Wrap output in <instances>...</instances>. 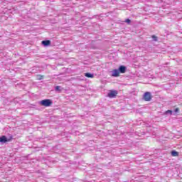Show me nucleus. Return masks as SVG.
I'll return each mask as SVG.
<instances>
[{"instance_id":"nucleus-7","label":"nucleus","mask_w":182,"mask_h":182,"mask_svg":"<svg viewBox=\"0 0 182 182\" xmlns=\"http://www.w3.org/2000/svg\"><path fill=\"white\" fill-rule=\"evenodd\" d=\"M41 45H43V46H46V47L49 46H50V41H49V40L43 41L41 42Z\"/></svg>"},{"instance_id":"nucleus-9","label":"nucleus","mask_w":182,"mask_h":182,"mask_svg":"<svg viewBox=\"0 0 182 182\" xmlns=\"http://www.w3.org/2000/svg\"><path fill=\"white\" fill-rule=\"evenodd\" d=\"M85 77H90V78L95 77V75L92 73H85Z\"/></svg>"},{"instance_id":"nucleus-5","label":"nucleus","mask_w":182,"mask_h":182,"mask_svg":"<svg viewBox=\"0 0 182 182\" xmlns=\"http://www.w3.org/2000/svg\"><path fill=\"white\" fill-rule=\"evenodd\" d=\"M118 70H119V73H126V72L127 70V67H126L124 65H120L118 68Z\"/></svg>"},{"instance_id":"nucleus-13","label":"nucleus","mask_w":182,"mask_h":182,"mask_svg":"<svg viewBox=\"0 0 182 182\" xmlns=\"http://www.w3.org/2000/svg\"><path fill=\"white\" fill-rule=\"evenodd\" d=\"M152 41H154V42H157L159 41V38L154 35L151 36Z\"/></svg>"},{"instance_id":"nucleus-17","label":"nucleus","mask_w":182,"mask_h":182,"mask_svg":"<svg viewBox=\"0 0 182 182\" xmlns=\"http://www.w3.org/2000/svg\"><path fill=\"white\" fill-rule=\"evenodd\" d=\"M2 2H4L3 0H1V4H2Z\"/></svg>"},{"instance_id":"nucleus-18","label":"nucleus","mask_w":182,"mask_h":182,"mask_svg":"<svg viewBox=\"0 0 182 182\" xmlns=\"http://www.w3.org/2000/svg\"><path fill=\"white\" fill-rule=\"evenodd\" d=\"M0 142H1V136H0Z\"/></svg>"},{"instance_id":"nucleus-3","label":"nucleus","mask_w":182,"mask_h":182,"mask_svg":"<svg viewBox=\"0 0 182 182\" xmlns=\"http://www.w3.org/2000/svg\"><path fill=\"white\" fill-rule=\"evenodd\" d=\"M118 93L119 92H117V90H111L107 93V97H109L110 99H114V97H116V96H117Z\"/></svg>"},{"instance_id":"nucleus-11","label":"nucleus","mask_w":182,"mask_h":182,"mask_svg":"<svg viewBox=\"0 0 182 182\" xmlns=\"http://www.w3.org/2000/svg\"><path fill=\"white\" fill-rule=\"evenodd\" d=\"M166 114H171V115H172V116H174V112L172 111V110H170V109H168V110H167L166 112Z\"/></svg>"},{"instance_id":"nucleus-1","label":"nucleus","mask_w":182,"mask_h":182,"mask_svg":"<svg viewBox=\"0 0 182 182\" xmlns=\"http://www.w3.org/2000/svg\"><path fill=\"white\" fill-rule=\"evenodd\" d=\"M53 103V102H52L50 99L43 100L39 102V105L44 106L45 107H49V106H50Z\"/></svg>"},{"instance_id":"nucleus-14","label":"nucleus","mask_w":182,"mask_h":182,"mask_svg":"<svg viewBox=\"0 0 182 182\" xmlns=\"http://www.w3.org/2000/svg\"><path fill=\"white\" fill-rule=\"evenodd\" d=\"M178 112H180V109L178 108H176L173 111L174 116H176V114H177V113H178Z\"/></svg>"},{"instance_id":"nucleus-4","label":"nucleus","mask_w":182,"mask_h":182,"mask_svg":"<svg viewBox=\"0 0 182 182\" xmlns=\"http://www.w3.org/2000/svg\"><path fill=\"white\" fill-rule=\"evenodd\" d=\"M12 139V136H10L9 139H8L6 136L3 135L1 136V143H7V141H11Z\"/></svg>"},{"instance_id":"nucleus-6","label":"nucleus","mask_w":182,"mask_h":182,"mask_svg":"<svg viewBox=\"0 0 182 182\" xmlns=\"http://www.w3.org/2000/svg\"><path fill=\"white\" fill-rule=\"evenodd\" d=\"M112 76H113V77H119V76H120V73L119 71V69L113 70Z\"/></svg>"},{"instance_id":"nucleus-16","label":"nucleus","mask_w":182,"mask_h":182,"mask_svg":"<svg viewBox=\"0 0 182 182\" xmlns=\"http://www.w3.org/2000/svg\"><path fill=\"white\" fill-rule=\"evenodd\" d=\"M38 80H42V79H43V76L42 75H38Z\"/></svg>"},{"instance_id":"nucleus-2","label":"nucleus","mask_w":182,"mask_h":182,"mask_svg":"<svg viewBox=\"0 0 182 182\" xmlns=\"http://www.w3.org/2000/svg\"><path fill=\"white\" fill-rule=\"evenodd\" d=\"M152 96H151V92H146L144 95H143V100L145 101V102H150L151 101V99H152Z\"/></svg>"},{"instance_id":"nucleus-12","label":"nucleus","mask_w":182,"mask_h":182,"mask_svg":"<svg viewBox=\"0 0 182 182\" xmlns=\"http://www.w3.org/2000/svg\"><path fill=\"white\" fill-rule=\"evenodd\" d=\"M1 100H2V102H4V105H8L9 101H8V100L6 98L1 97Z\"/></svg>"},{"instance_id":"nucleus-15","label":"nucleus","mask_w":182,"mask_h":182,"mask_svg":"<svg viewBox=\"0 0 182 182\" xmlns=\"http://www.w3.org/2000/svg\"><path fill=\"white\" fill-rule=\"evenodd\" d=\"M125 22L126 23L130 24L132 23V20H130L129 18H127L125 19Z\"/></svg>"},{"instance_id":"nucleus-10","label":"nucleus","mask_w":182,"mask_h":182,"mask_svg":"<svg viewBox=\"0 0 182 182\" xmlns=\"http://www.w3.org/2000/svg\"><path fill=\"white\" fill-rule=\"evenodd\" d=\"M55 92H58L59 93H60V92H62V90L60 89V86H59V85H57L55 87Z\"/></svg>"},{"instance_id":"nucleus-8","label":"nucleus","mask_w":182,"mask_h":182,"mask_svg":"<svg viewBox=\"0 0 182 182\" xmlns=\"http://www.w3.org/2000/svg\"><path fill=\"white\" fill-rule=\"evenodd\" d=\"M171 155L172 156V157H178V152L176 150H173L171 152Z\"/></svg>"}]
</instances>
